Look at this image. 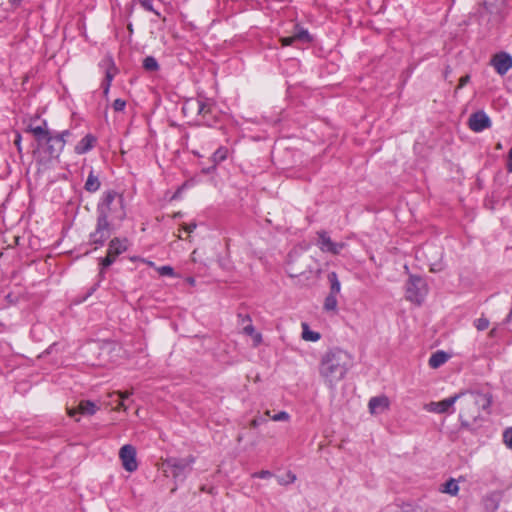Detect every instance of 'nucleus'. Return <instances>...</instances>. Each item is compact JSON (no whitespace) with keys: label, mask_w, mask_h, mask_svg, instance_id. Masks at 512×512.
<instances>
[{"label":"nucleus","mask_w":512,"mask_h":512,"mask_svg":"<svg viewBox=\"0 0 512 512\" xmlns=\"http://www.w3.org/2000/svg\"><path fill=\"white\" fill-rule=\"evenodd\" d=\"M97 214L96 228L90 234V241L96 245H103L116 225L126 217L122 194L112 190L105 192L97 206Z\"/></svg>","instance_id":"f257e3e1"},{"label":"nucleus","mask_w":512,"mask_h":512,"mask_svg":"<svg viewBox=\"0 0 512 512\" xmlns=\"http://www.w3.org/2000/svg\"><path fill=\"white\" fill-rule=\"evenodd\" d=\"M353 365L352 356L345 350L334 348L327 351L321 358L319 374L324 383L334 389L343 380Z\"/></svg>","instance_id":"f03ea898"},{"label":"nucleus","mask_w":512,"mask_h":512,"mask_svg":"<svg viewBox=\"0 0 512 512\" xmlns=\"http://www.w3.org/2000/svg\"><path fill=\"white\" fill-rule=\"evenodd\" d=\"M460 399V420L463 426L472 425L481 414V409H487L491 404V399L483 393H466L459 395Z\"/></svg>","instance_id":"7ed1b4c3"},{"label":"nucleus","mask_w":512,"mask_h":512,"mask_svg":"<svg viewBox=\"0 0 512 512\" xmlns=\"http://www.w3.org/2000/svg\"><path fill=\"white\" fill-rule=\"evenodd\" d=\"M70 136L71 132L69 130L56 135L50 134L38 145V150L35 153L36 161L46 167L53 159H57Z\"/></svg>","instance_id":"20e7f679"},{"label":"nucleus","mask_w":512,"mask_h":512,"mask_svg":"<svg viewBox=\"0 0 512 512\" xmlns=\"http://www.w3.org/2000/svg\"><path fill=\"white\" fill-rule=\"evenodd\" d=\"M194 463V458L189 456L187 458H168L163 462L164 472H169L175 479L183 480L186 475L191 471V466Z\"/></svg>","instance_id":"39448f33"},{"label":"nucleus","mask_w":512,"mask_h":512,"mask_svg":"<svg viewBox=\"0 0 512 512\" xmlns=\"http://www.w3.org/2000/svg\"><path fill=\"white\" fill-rule=\"evenodd\" d=\"M428 288L424 279L411 275L406 284L405 297L408 301L420 305L427 295Z\"/></svg>","instance_id":"423d86ee"},{"label":"nucleus","mask_w":512,"mask_h":512,"mask_svg":"<svg viewBox=\"0 0 512 512\" xmlns=\"http://www.w3.org/2000/svg\"><path fill=\"white\" fill-rule=\"evenodd\" d=\"M119 457L126 471L133 472L137 469L138 464L136 461V449L132 445H124L120 449Z\"/></svg>","instance_id":"0eeeda50"},{"label":"nucleus","mask_w":512,"mask_h":512,"mask_svg":"<svg viewBox=\"0 0 512 512\" xmlns=\"http://www.w3.org/2000/svg\"><path fill=\"white\" fill-rule=\"evenodd\" d=\"M183 111H196L197 114L205 116L211 112V103L208 99H189L185 102Z\"/></svg>","instance_id":"6e6552de"},{"label":"nucleus","mask_w":512,"mask_h":512,"mask_svg":"<svg viewBox=\"0 0 512 512\" xmlns=\"http://www.w3.org/2000/svg\"><path fill=\"white\" fill-rule=\"evenodd\" d=\"M468 125L472 131L481 132L491 126V121L484 111H478L469 117Z\"/></svg>","instance_id":"1a4fd4ad"},{"label":"nucleus","mask_w":512,"mask_h":512,"mask_svg":"<svg viewBox=\"0 0 512 512\" xmlns=\"http://www.w3.org/2000/svg\"><path fill=\"white\" fill-rule=\"evenodd\" d=\"M318 237V246L323 252H329L337 255L345 246V244L342 242H333L326 232L318 233Z\"/></svg>","instance_id":"9d476101"},{"label":"nucleus","mask_w":512,"mask_h":512,"mask_svg":"<svg viewBox=\"0 0 512 512\" xmlns=\"http://www.w3.org/2000/svg\"><path fill=\"white\" fill-rule=\"evenodd\" d=\"M491 65L495 68L498 74L504 75L512 68V57L507 53H498L493 56Z\"/></svg>","instance_id":"9b49d317"},{"label":"nucleus","mask_w":512,"mask_h":512,"mask_svg":"<svg viewBox=\"0 0 512 512\" xmlns=\"http://www.w3.org/2000/svg\"><path fill=\"white\" fill-rule=\"evenodd\" d=\"M459 399V395H455L453 397L446 398L439 402H431L426 405V410L429 412H435V413H445L452 408V406L455 404V402Z\"/></svg>","instance_id":"f8f14e48"},{"label":"nucleus","mask_w":512,"mask_h":512,"mask_svg":"<svg viewBox=\"0 0 512 512\" xmlns=\"http://www.w3.org/2000/svg\"><path fill=\"white\" fill-rule=\"evenodd\" d=\"M98 410V407L94 402L83 400L76 408H68V414L73 417L76 414L81 415H93Z\"/></svg>","instance_id":"ddd939ff"},{"label":"nucleus","mask_w":512,"mask_h":512,"mask_svg":"<svg viewBox=\"0 0 512 512\" xmlns=\"http://www.w3.org/2000/svg\"><path fill=\"white\" fill-rule=\"evenodd\" d=\"M389 404L386 396L372 397L368 402L369 412L373 415L380 414L389 408Z\"/></svg>","instance_id":"4468645a"},{"label":"nucleus","mask_w":512,"mask_h":512,"mask_svg":"<svg viewBox=\"0 0 512 512\" xmlns=\"http://www.w3.org/2000/svg\"><path fill=\"white\" fill-rule=\"evenodd\" d=\"M311 38L307 30L299 29L292 36L282 37L280 39L283 46H290L296 42H310Z\"/></svg>","instance_id":"2eb2a0df"},{"label":"nucleus","mask_w":512,"mask_h":512,"mask_svg":"<svg viewBox=\"0 0 512 512\" xmlns=\"http://www.w3.org/2000/svg\"><path fill=\"white\" fill-rule=\"evenodd\" d=\"M95 142H96V138L91 134H87L75 146V152L77 154H84L93 148Z\"/></svg>","instance_id":"dca6fc26"},{"label":"nucleus","mask_w":512,"mask_h":512,"mask_svg":"<svg viewBox=\"0 0 512 512\" xmlns=\"http://www.w3.org/2000/svg\"><path fill=\"white\" fill-rule=\"evenodd\" d=\"M449 359V355L444 351L433 353L429 359V366L433 369L439 368Z\"/></svg>","instance_id":"f3484780"},{"label":"nucleus","mask_w":512,"mask_h":512,"mask_svg":"<svg viewBox=\"0 0 512 512\" xmlns=\"http://www.w3.org/2000/svg\"><path fill=\"white\" fill-rule=\"evenodd\" d=\"M108 249L110 250V252L113 255L118 256L121 253H123L124 251H126V249H127L126 242H125V240H120L118 238H115L110 241Z\"/></svg>","instance_id":"a211bd4d"},{"label":"nucleus","mask_w":512,"mask_h":512,"mask_svg":"<svg viewBox=\"0 0 512 512\" xmlns=\"http://www.w3.org/2000/svg\"><path fill=\"white\" fill-rule=\"evenodd\" d=\"M30 131L32 132L35 139L37 140L38 145L51 134L50 131L46 127H42V126H36V127L31 126Z\"/></svg>","instance_id":"6ab92c4d"},{"label":"nucleus","mask_w":512,"mask_h":512,"mask_svg":"<svg viewBox=\"0 0 512 512\" xmlns=\"http://www.w3.org/2000/svg\"><path fill=\"white\" fill-rule=\"evenodd\" d=\"M328 281L330 283L329 294L337 296L341 291V284L338 280L337 274L335 272H330L328 274Z\"/></svg>","instance_id":"aec40b11"},{"label":"nucleus","mask_w":512,"mask_h":512,"mask_svg":"<svg viewBox=\"0 0 512 512\" xmlns=\"http://www.w3.org/2000/svg\"><path fill=\"white\" fill-rule=\"evenodd\" d=\"M459 491L458 483L455 479H450L442 485L441 492L456 496Z\"/></svg>","instance_id":"412c9836"},{"label":"nucleus","mask_w":512,"mask_h":512,"mask_svg":"<svg viewBox=\"0 0 512 512\" xmlns=\"http://www.w3.org/2000/svg\"><path fill=\"white\" fill-rule=\"evenodd\" d=\"M116 74V68L113 65H110V67L107 68L105 73V81L103 83V93L105 95L108 94L111 81L113 80L114 76Z\"/></svg>","instance_id":"4be33fe9"},{"label":"nucleus","mask_w":512,"mask_h":512,"mask_svg":"<svg viewBox=\"0 0 512 512\" xmlns=\"http://www.w3.org/2000/svg\"><path fill=\"white\" fill-rule=\"evenodd\" d=\"M100 182L98 180V177L93 174L91 171L88 175V178L85 183V189L89 192H95L99 189Z\"/></svg>","instance_id":"5701e85b"},{"label":"nucleus","mask_w":512,"mask_h":512,"mask_svg":"<svg viewBox=\"0 0 512 512\" xmlns=\"http://www.w3.org/2000/svg\"><path fill=\"white\" fill-rule=\"evenodd\" d=\"M337 296L328 294L324 301V310L327 312H336L337 311Z\"/></svg>","instance_id":"b1692460"},{"label":"nucleus","mask_w":512,"mask_h":512,"mask_svg":"<svg viewBox=\"0 0 512 512\" xmlns=\"http://www.w3.org/2000/svg\"><path fill=\"white\" fill-rule=\"evenodd\" d=\"M303 332H302V338L306 341H312L315 342L320 339V334L314 331L309 330V327L307 324H302Z\"/></svg>","instance_id":"393cba45"},{"label":"nucleus","mask_w":512,"mask_h":512,"mask_svg":"<svg viewBox=\"0 0 512 512\" xmlns=\"http://www.w3.org/2000/svg\"><path fill=\"white\" fill-rule=\"evenodd\" d=\"M227 154H228V150L227 148H224V147H220L219 149H217L213 156H212V161L214 162V166L212 167V169L215 168V166L222 162L223 160L226 159L227 157Z\"/></svg>","instance_id":"a878e982"},{"label":"nucleus","mask_w":512,"mask_h":512,"mask_svg":"<svg viewBox=\"0 0 512 512\" xmlns=\"http://www.w3.org/2000/svg\"><path fill=\"white\" fill-rule=\"evenodd\" d=\"M143 67L147 71H156L159 65L154 57L148 56L143 60Z\"/></svg>","instance_id":"bb28decb"},{"label":"nucleus","mask_w":512,"mask_h":512,"mask_svg":"<svg viewBox=\"0 0 512 512\" xmlns=\"http://www.w3.org/2000/svg\"><path fill=\"white\" fill-rule=\"evenodd\" d=\"M277 480L280 485H288L296 480V475L288 471L285 475L278 476Z\"/></svg>","instance_id":"cd10ccee"},{"label":"nucleus","mask_w":512,"mask_h":512,"mask_svg":"<svg viewBox=\"0 0 512 512\" xmlns=\"http://www.w3.org/2000/svg\"><path fill=\"white\" fill-rule=\"evenodd\" d=\"M116 258H117V256L113 255L110 252V250L108 249L106 257L101 260V266H102L101 272L103 271L104 268H107L110 265H112V263L115 261Z\"/></svg>","instance_id":"c85d7f7f"},{"label":"nucleus","mask_w":512,"mask_h":512,"mask_svg":"<svg viewBox=\"0 0 512 512\" xmlns=\"http://www.w3.org/2000/svg\"><path fill=\"white\" fill-rule=\"evenodd\" d=\"M474 326L478 331L486 330L489 327V320L485 317H480L474 321Z\"/></svg>","instance_id":"c756f323"},{"label":"nucleus","mask_w":512,"mask_h":512,"mask_svg":"<svg viewBox=\"0 0 512 512\" xmlns=\"http://www.w3.org/2000/svg\"><path fill=\"white\" fill-rule=\"evenodd\" d=\"M504 443L508 448L512 449V427L508 428L503 433Z\"/></svg>","instance_id":"7c9ffc66"},{"label":"nucleus","mask_w":512,"mask_h":512,"mask_svg":"<svg viewBox=\"0 0 512 512\" xmlns=\"http://www.w3.org/2000/svg\"><path fill=\"white\" fill-rule=\"evenodd\" d=\"M271 419L273 421H288L290 419V415L285 411H281L277 414L272 415Z\"/></svg>","instance_id":"2f4dec72"},{"label":"nucleus","mask_w":512,"mask_h":512,"mask_svg":"<svg viewBox=\"0 0 512 512\" xmlns=\"http://www.w3.org/2000/svg\"><path fill=\"white\" fill-rule=\"evenodd\" d=\"M158 272L162 276H173L174 275V270L171 266L159 267Z\"/></svg>","instance_id":"473e14b6"},{"label":"nucleus","mask_w":512,"mask_h":512,"mask_svg":"<svg viewBox=\"0 0 512 512\" xmlns=\"http://www.w3.org/2000/svg\"><path fill=\"white\" fill-rule=\"evenodd\" d=\"M288 271H289L290 276H292V277H296V276L302 275L304 273V270H300V269L294 267L293 263L289 264Z\"/></svg>","instance_id":"72a5a7b5"},{"label":"nucleus","mask_w":512,"mask_h":512,"mask_svg":"<svg viewBox=\"0 0 512 512\" xmlns=\"http://www.w3.org/2000/svg\"><path fill=\"white\" fill-rule=\"evenodd\" d=\"M132 394H133V391H126V392L117 391V392L110 393L108 396L112 397V396L116 395V396H118V398L124 400V399H127Z\"/></svg>","instance_id":"f704fd0d"},{"label":"nucleus","mask_w":512,"mask_h":512,"mask_svg":"<svg viewBox=\"0 0 512 512\" xmlns=\"http://www.w3.org/2000/svg\"><path fill=\"white\" fill-rule=\"evenodd\" d=\"M252 476L256 478L268 479L272 477V473L268 470H262L254 473Z\"/></svg>","instance_id":"c9c22d12"},{"label":"nucleus","mask_w":512,"mask_h":512,"mask_svg":"<svg viewBox=\"0 0 512 512\" xmlns=\"http://www.w3.org/2000/svg\"><path fill=\"white\" fill-rule=\"evenodd\" d=\"M126 106V102L122 99H116L113 103V108L115 111H122Z\"/></svg>","instance_id":"e433bc0d"},{"label":"nucleus","mask_w":512,"mask_h":512,"mask_svg":"<svg viewBox=\"0 0 512 512\" xmlns=\"http://www.w3.org/2000/svg\"><path fill=\"white\" fill-rule=\"evenodd\" d=\"M243 332L249 336H252L256 333L255 328L252 324H248L243 328Z\"/></svg>","instance_id":"4c0bfd02"},{"label":"nucleus","mask_w":512,"mask_h":512,"mask_svg":"<svg viewBox=\"0 0 512 512\" xmlns=\"http://www.w3.org/2000/svg\"><path fill=\"white\" fill-rule=\"evenodd\" d=\"M469 79V75L461 77L457 89H461L462 87H464L469 82Z\"/></svg>","instance_id":"58836bf2"},{"label":"nucleus","mask_w":512,"mask_h":512,"mask_svg":"<svg viewBox=\"0 0 512 512\" xmlns=\"http://www.w3.org/2000/svg\"><path fill=\"white\" fill-rule=\"evenodd\" d=\"M254 342V346H258L262 342V335L258 332H256L254 335L251 336Z\"/></svg>","instance_id":"ea45409f"},{"label":"nucleus","mask_w":512,"mask_h":512,"mask_svg":"<svg viewBox=\"0 0 512 512\" xmlns=\"http://www.w3.org/2000/svg\"><path fill=\"white\" fill-rule=\"evenodd\" d=\"M265 422V419L263 418H254L251 422H250V426L252 428H256L258 427L261 423Z\"/></svg>","instance_id":"a19ab883"},{"label":"nucleus","mask_w":512,"mask_h":512,"mask_svg":"<svg viewBox=\"0 0 512 512\" xmlns=\"http://www.w3.org/2000/svg\"><path fill=\"white\" fill-rule=\"evenodd\" d=\"M196 228V224L195 223H191V224H182V229L191 233L194 231V229Z\"/></svg>","instance_id":"79ce46f5"},{"label":"nucleus","mask_w":512,"mask_h":512,"mask_svg":"<svg viewBox=\"0 0 512 512\" xmlns=\"http://www.w3.org/2000/svg\"><path fill=\"white\" fill-rule=\"evenodd\" d=\"M116 402H117V405L114 407V410H120V409H123L124 411L127 410V407L124 404L122 399L118 398V400Z\"/></svg>","instance_id":"37998d69"},{"label":"nucleus","mask_w":512,"mask_h":512,"mask_svg":"<svg viewBox=\"0 0 512 512\" xmlns=\"http://www.w3.org/2000/svg\"><path fill=\"white\" fill-rule=\"evenodd\" d=\"M507 170L508 172H512V148L509 150L508 153Z\"/></svg>","instance_id":"c03bdc74"},{"label":"nucleus","mask_w":512,"mask_h":512,"mask_svg":"<svg viewBox=\"0 0 512 512\" xmlns=\"http://www.w3.org/2000/svg\"><path fill=\"white\" fill-rule=\"evenodd\" d=\"M20 140H21L20 136L17 135V137H16V139L14 141L15 145L18 147L19 150H20Z\"/></svg>","instance_id":"a18cd8bd"},{"label":"nucleus","mask_w":512,"mask_h":512,"mask_svg":"<svg viewBox=\"0 0 512 512\" xmlns=\"http://www.w3.org/2000/svg\"><path fill=\"white\" fill-rule=\"evenodd\" d=\"M496 336V328H493L489 332V337H495Z\"/></svg>","instance_id":"49530a36"},{"label":"nucleus","mask_w":512,"mask_h":512,"mask_svg":"<svg viewBox=\"0 0 512 512\" xmlns=\"http://www.w3.org/2000/svg\"><path fill=\"white\" fill-rule=\"evenodd\" d=\"M23 0H11V4L12 5H15V6H18L20 5V3L22 2Z\"/></svg>","instance_id":"de8ad7c7"},{"label":"nucleus","mask_w":512,"mask_h":512,"mask_svg":"<svg viewBox=\"0 0 512 512\" xmlns=\"http://www.w3.org/2000/svg\"><path fill=\"white\" fill-rule=\"evenodd\" d=\"M188 282H189L190 284H194V279H193V278H190V279H188Z\"/></svg>","instance_id":"09e8293b"},{"label":"nucleus","mask_w":512,"mask_h":512,"mask_svg":"<svg viewBox=\"0 0 512 512\" xmlns=\"http://www.w3.org/2000/svg\"><path fill=\"white\" fill-rule=\"evenodd\" d=\"M265 415H266V416L271 417V415H270V411H269V410H267V411L265 412Z\"/></svg>","instance_id":"8fccbe9b"},{"label":"nucleus","mask_w":512,"mask_h":512,"mask_svg":"<svg viewBox=\"0 0 512 512\" xmlns=\"http://www.w3.org/2000/svg\"><path fill=\"white\" fill-rule=\"evenodd\" d=\"M143 5H144L145 7H147L148 9H150V5H147V3H146V2H144V3H143Z\"/></svg>","instance_id":"3c124183"},{"label":"nucleus","mask_w":512,"mask_h":512,"mask_svg":"<svg viewBox=\"0 0 512 512\" xmlns=\"http://www.w3.org/2000/svg\"><path fill=\"white\" fill-rule=\"evenodd\" d=\"M496 148H497V149H501V148H502L501 144H500V143H498V144H497V146H496Z\"/></svg>","instance_id":"603ef678"}]
</instances>
